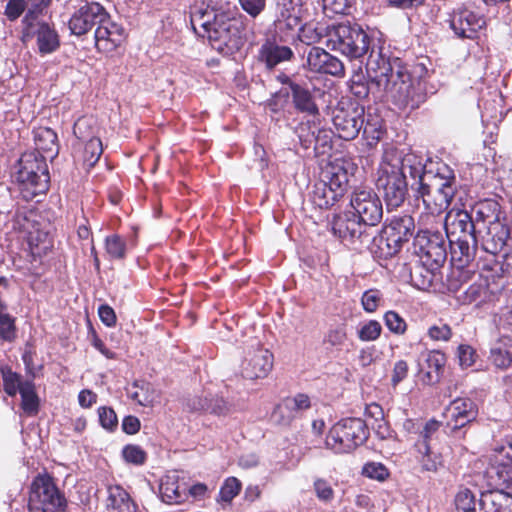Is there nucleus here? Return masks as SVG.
Wrapping results in <instances>:
<instances>
[{"instance_id":"f257e3e1","label":"nucleus","mask_w":512,"mask_h":512,"mask_svg":"<svg viewBox=\"0 0 512 512\" xmlns=\"http://www.w3.org/2000/svg\"><path fill=\"white\" fill-rule=\"evenodd\" d=\"M366 76L355 72L350 79V90L357 98L372 93L375 98L391 101L399 109H416L425 95L419 83L412 79L399 58L386 56L381 49L372 48L366 62Z\"/></svg>"},{"instance_id":"f03ea898","label":"nucleus","mask_w":512,"mask_h":512,"mask_svg":"<svg viewBox=\"0 0 512 512\" xmlns=\"http://www.w3.org/2000/svg\"><path fill=\"white\" fill-rule=\"evenodd\" d=\"M421 169L422 156L414 152L404 154L392 146L384 149L377 169L376 186L382 190L389 209L398 208L405 201L408 193L407 173L412 180L411 188L415 190Z\"/></svg>"},{"instance_id":"7ed1b4c3","label":"nucleus","mask_w":512,"mask_h":512,"mask_svg":"<svg viewBox=\"0 0 512 512\" xmlns=\"http://www.w3.org/2000/svg\"><path fill=\"white\" fill-rule=\"evenodd\" d=\"M419 174L415 191L426 211L421 214L419 222L428 226L450 206L457 191V182L454 171L443 162L424 161L422 158Z\"/></svg>"},{"instance_id":"20e7f679","label":"nucleus","mask_w":512,"mask_h":512,"mask_svg":"<svg viewBox=\"0 0 512 512\" xmlns=\"http://www.w3.org/2000/svg\"><path fill=\"white\" fill-rule=\"evenodd\" d=\"M190 16L194 31L207 37L213 49L228 54L242 46L244 23L240 17L200 7L191 8Z\"/></svg>"},{"instance_id":"39448f33","label":"nucleus","mask_w":512,"mask_h":512,"mask_svg":"<svg viewBox=\"0 0 512 512\" xmlns=\"http://www.w3.org/2000/svg\"><path fill=\"white\" fill-rule=\"evenodd\" d=\"M335 132L339 138L350 141L355 139L361 130L363 136L369 141V145L377 142L382 137V123L378 117L368 118L365 123V109L354 102L340 103L333 110L332 117Z\"/></svg>"},{"instance_id":"423d86ee","label":"nucleus","mask_w":512,"mask_h":512,"mask_svg":"<svg viewBox=\"0 0 512 512\" xmlns=\"http://www.w3.org/2000/svg\"><path fill=\"white\" fill-rule=\"evenodd\" d=\"M14 177L25 199L44 194L48 190L50 179L45 156H37L35 153L22 155Z\"/></svg>"},{"instance_id":"0eeeda50","label":"nucleus","mask_w":512,"mask_h":512,"mask_svg":"<svg viewBox=\"0 0 512 512\" xmlns=\"http://www.w3.org/2000/svg\"><path fill=\"white\" fill-rule=\"evenodd\" d=\"M327 44L349 58H360L368 50L370 40L357 24L339 23L327 28Z\"/></svg>"},{"instance_id":"6e6552de","label":"nucleus","mask_w":512,"mask_h":512,"mask_svg":"<svg viewBox=\"0 0 512 512\" xmlns=\"http://www.w3.org/2000/svg\"><path fill=\"white\" fill-rule=\"evenodd\" d=\"M368 428L360 418H345L330 429L325 445L335 453H349L368 438Z\"/></svg>"},{"instance_id":"1a4fd4ad","label":"nucleus","mask_w":512,"mask_h":512,"mask_svg":"<svg viewBox=\"0 0 512 512\" xmlns=\"http://www.w3.org/2000/svg\"><path fill=\"white\" fill-rule=\"evenodd\" d=\"M30 512H62L65 498L48 476L36 477L29 496Z\"/></svg>"},{"instance_id":"9d476101","label":"nucleus","mask_w":512,"mask_h":512,"mask_svg":"<svg viewBox=\"0 0 512 512\" xmlns=\"http://www.w3.org/2000/svg\"><path fill=\"white\" fill-rule=\"evenodd\" d=\"M413 245L415 253L425 265L439 268L445 263L447 244L443 233L421 229L416 234Z\"/></svg>"},{"instance_id":"9b49d317","label":"nucleus","mask_w":512,"mask_h":512,"mask_svg":"<svg viewBox=\"0 0 512 512\" xmlns=\"http://www.w3.org/2000/svg\"><path fill=\"white\" fill-rule=\"evenodd\" d=\"M332 232L345 245L362 246L370 243L373 238L368 227L352 212L334 215L331 220Z\"/></svg>"},{"instance_id":"f8f14e48","label":"nucleus","mask_w":512,"mask_h":512,"mask_svg":"<svg viewBox=\"0 0 512 512\" xmlns=\"http://www.w3.org/2000/svg\"><path fill=\"white\" fill-rule=\"evenodd\" d=\"M473 220L475 226L479 223L486 225L487 233L495 244L498 241H506L508 238L506 217L496 201L485 200L476 204L473 208Z\"/></svg>"},{"instance_id":"ddd939ff","label":"nucleus","mask_w":512,"mask_h":512,"mask_svg":"<svg viewBox=\"0 0 512 512\" xmlns=\"http://www.w3.org/2000/svg\"><path fill=\"white\" fill-rule=\"evenodd\" d=\"M350 205L353 209L352 213L370 228L378 225L382 220V202L372 189H356L351 195Z\"/></svg>"},{"instance_id":"4468645a","label":"nucleus","mask_w":512,"mask_h":512,"mask_svg":"<svg viewBox=\"0 0 512 512\" xmlns=\"http://www.w3.org/2000/svg\"><path fill=\"white\" fill-rule=\"evenodd\" d=\"M449 26L459 38L474 39L482 28L485 27V18L467 7L455 8L449 16Z\"/></svg>"},{"instance_id":"2eb2a0df","label":"nucleus","mask_w":512,"mask_h":512,"mask_svg":"<svg viewBox=\"0 0 512 512\" xmlns=\"http://www.w3.org/2000/svg\"><path fill=\"white\" fill-rule=\"evenodd\" d=\"M106 17V10L96 2L85 3L77 9L69 20V29L72 34L81 36L89 32Z\"/></svg>"},{"instance_id":"dca6fc26","label":"nucleus","mask_w":512,"mask_h":512,"mask_svg":"<svg viewBox=\"0 0 512 512\" xmlns=\"http://www.w3.org/2000/svg\"><path fill=\"white\" fill-rule=\"evenodd\" d=\"M444 415L447 428L456 431L476 420L478 407L469 398H457L445 409Z\"/></svg>"},{"instance_id":"f3484780","label":"nucleus","mask_w":512,"mask_h":512,"mask_svg":"<svg viewBox=\"0 0 512 512\" xmlns=\"http://www.w3.org/2000/svg\"><path fill=\"white\" fill-rule=\"evenodd\" d=\"M488 474L501 483H512V438H505L494 448Z\"/></svg>"},{"instance_id":"a211bd4d","label":"nucleus","mask_w":512,"mask_h":512,"mask_svg":"<svg viewBox=\"0 0 512 512\" xmlns=\"http://www.w3.org/2000/svg\"><path fill=\"white\" fill-rule=\"evenodd\" d=\"M273 367L272 353L263 347L250 351L242 363V375L247 379L265 378Z\"/></svg>"},{"instance_id":"6ab92c4d","label":"nucleus","mask_w":512,"mask_h":512,"mask_svg":"<svg viewBox=\"0 0 512 512\" xmlns=\"http://www.w3.org/2000/svg\"><path fill=\"white\" fill-rule=\"evenodd\" d=\"M307 67L311 72L343 76L344 65L323 48L313 46L307 52Z\"/></svg>"},{"instance_id":"aec40b11","label":"nucleus","mask_w":512,"mask_h":512,"mask_svg":"<svg viewBox=\"0 0 512 512\" xmlns=\"http://www.w3.org/2000/svg\"><path fill=\"white\" fill-rule=\"evenodd\" d=\"M124 29L121 25L110 20L109 14L103 22H99L94 33L95 45L99 51H112L124 40Z\"/></svg>"},{"instance_id":"412c9836","label":"nucleus","mask_w":512,"mask_h":512,"mask_svg":"<svg viewBox=\"0 0 512 512\" xmlns=\"http://www.w3.org/2000/svg\"><path fill=\"white\" fill-rule=\"evenodd\" d=\"M447 239L464 237L466 234L475 235V223L472 215L462 209L448 211L444 221Z\"/></svg>"},{"instance_id":"4be33fe9","label":"nucleus","mask_w":512,"mask_h":512,"mask_svg":"<svg viewBox=\"0 0 512 512\" xmlns=\"http://www.w3.org/2000/svg\"><path fill=\"white\" fill-rule=\"evenodd\" d=\"M36 14L35 19L33 20V25L31 27H27L24 25V31L26 34L33 33L36 36L37 48L40 54H51L55 52L60 46V39L57 31L54 27L50 26L46 22H38Z\"/></svg>"},{"instance_id":"5701e85b","label":"nucleus","mask_w":512,"mask_h":512,"mask_svg":"<svg viewBox=\"0 0 512 512\" xmlns=\"http://www.w3.org/2000/svg\"><path fill=\"white\" fill-rule=\"evenodd\" d=\"M276 10V25L288 30H294L301 25L302 0H274Z\"/></svg>"},{"instance_id":"b1692460","label":"nucleus","mask_w":512,"mask_h":512,"mask_svg":"<svg viewBox=\"0 0 512 512\" xmlns=\"http://www.w3.org/2000/svg\"><path fill=\"white\" fill-rule=\"evenodd\" d=\"M348 163L343 159H335L327 163L321 171L320 180L344 195L349 181Z\"/></svg>"},{"instance_id":"393cba45","label":"nucleus","mask_w":512,"mask_h":512,"mask_svg":"<svg viewBox=\"0 0 512 512\" xmlns=\"http://www.w3.org/2000/svg\"><path fill=\"white\" fill-rule=\"evenodd\" d=\"M159 491L164 502L178 504L185 500L187 487L179 483L178 472L172 471L161 479Z\"/></svg>"},{"instance_id":"a878e982","label":"nucleus","mask_w":512,"mask_h":512,"mask_svg":"<svg viewBox=\"0 0 512 512\" xmlns=\"http://www.w3.org/2000/svg\"><path fill=\"white\" fill-rule=\"evenodd\" d=\"M480 506L483 512H512V495L502 490L484 492Z\"/></svg>"},{"instance_id":"bb28decb","label":"nucleus","mask_w":512,"mask_h":512,"mask_svg":"<svg viewBox=\"0 0 512 512\" xmlns=\"http://www.w3.org/2000/svg\"><path fill=\"white\" fill-rule=\"evenodd\" d=\"M290 90L294 107L298 111L312 116L319 114V108L315 102L314 96L307 86L291 82Z\"/></svg>"},{"instance_id":"cd10ccee","label":"nucleus","mask_w":512,"mask_h":512,"mask_svg":"<svg viewBox=\"0 0 512 512\" xmlns=\"http://www.w3.org/2000/svg\"><path fill=\"white\" fill-rule=\"evenodd\" d=\"M414 228V219L410 215H402L393 217L383 231L386 235L395 236L397 242L403 245L412 236Z\"/></svg>"},{"instance_id":"c85d7f7f","label":"nucleus","mask_w":512,"mask_h":512,"mask_svg":"<svg viewBox=\"0 0 512 512\" xmlns=\"http://www.w3.org/2000/svg\"><path fill=\"white\" fill-rule=\"evenodd\" d=\"M34 141L37 156L44 155L53 158L58 154L57 134L48 127H39L34 131Z\"/></svg>"},{"instance_id":"c756f323","label":"nucleus","mask_w":512,"mask_h":512,"mask_svg":"<svg viewBox=\"0 0 512 512\" xmlns=\"http://www.w3.org/2000/svg\"><path fill=\"white\" fill-rule=\"evenodd\" d=\"M292 56L293 52L288 46H281L270 40H267L259 51L260 59L266 63L268 68H273L281 62L289 60Z\"/></svg>"},{"instance_id":"7c9ffc66","label":"nucleus","mask_w":512,"mask_h":512,"mask_svg":"<svg viewBox=\"0 0 512 512\" xmlns=\"http://www.w3.org/2000/svg\"><path fill=\"white\" fill-rule=\"evenodd\" d=\"M343 195L319 179L310 192L311 203L320 209L333 206Z\"/></svg>"},{"instance_id":"2f4dec72","label":"nucleus","mask_w":512,"mask_h":512,"mask_svg":"<svg viewBox=\"0 0 512 512\" xmlns=\"http://www.w3.org/2000/svg\"><path fill=\"white\" fill-rule=\"evenodd\" d=\"M489 360L498 369H508L512 365V339L501 337L490 350Z\"/></svg>"},{"instance_id":"473e14b6","label":"nucleus","mask_w":512,"mask_h":512,"mask_svg":"<svg viewBox=\"0 0 512 512\" xmlns=\"http://www.w3.org/2000/svg\"><path fill=\"white\" fill-rule=\"evenodd\" d=\"M446 363L445 355L438 351L433 350L423 355V363H420V370L425 372L427 381L435 383L439 380V376L444 369Z\"/></svg>"},{"instance_id":"72a5a7b5","label":"nucleus","mask_w":512,"mask_h":512,"mask_svg":"<svg viewBox=\"0 0 512 512\" xmlns=\"http://www.w3.org/2000/svg\"><path fill=\"white\" fill-rule=\"evenodd\" d=\"M448 241L454 259L468 262L474 257L477 247L476 235L466 234L464 237L448 239Z\"/></svg>"},{"instance_id":"f704fd0d","label":"nucleus","mask_w":512,"mask_h":512,"mask_svg":"<svg viewBox=\"0 0 512 512\" xmlns=\"http://www.w3.org/2000/svg\"><path fill=\"white\" fill-rule=\"evenodd\" d=\"M296 133L298 135L300 144L308 149L312 146V144H318L321 141V138L325 139L324 143H326V139L329 138V132L327 130L319 129L315 123L311 124L309 121L306 123H301L297 129Z\"/></svg>"},{"instance_id":"c9c22d12","label":"nucleus","mask_w":512,"mask_h":512,"mask_svg":"<svg viewBox=\"0 0 512 512\" xmlns=\"http://www.w3.org/2000/svg\"><path fill=\"white\" fill-rule=\"evenodd\" d=\"M494 294L488 290L486 283L471 284L460 297L463 304L475 303L476 306L492 301Z\"/></svg>"},{"instance_id":"e433bc0d","label":"nucleus","mask_w":512,"mask_h":512,"mask_svg":"<svg viewBox=\"0 0 512 512\" xmlns=\"http://www.w3.org/2000/svg\"><path fill=\"white\" fill-rule=\"evenodd\" d=\"M438 268H434L430 265H425L421 262V265H416L410 272L411 283L414 287L419 290H428L432 287L435 274L434 271Z\"/></svg>"},{"instance_id":"4c0bfd02","label":"nucleus","mask_w":512,"mask_h":512,"mask_svg":"<svg viewBox=\"0 0 512 512\" xmlns=\"http://www.w3.org/2000/svg\"><path fill=\"white\" fill-rule=\"evenodd\" d=\"M323 344L331 350L342 351L348 345L346 326L340 324L331 327L324 335Z\"/></svg>"},{"instance_id":"58836bf2","label":"nucleus","mask_w":512,"mask_h":512,"mask_svg":"<svg viewBox=\"0 0 512 512\" xmlns=\"http://www.w3.org/2000/svg\"><path fill=\"white\" fill-rule=\"evenodd\" d=\"M21 406L28 415H35L39 408V399L35 392V386L32 381H24L21 391Z\"/></svg>"},{"instance_id":"ea45409f","label":"nucleus","mask_w":512,"mask_h":512,"mask_svg":"<svg viewBox=\"0 0 512 512\" xmlns=\"http://www.w3.org/2000/svg\"><path fill=\"white\" fill-rule=\"evenodd\" d=\"M372 239H374L375 246L377 247L375 252L382 258L393 257L402 247V245L397 242L395 236L391 234L386 235L383 230L378 239H375L374 237Z\"/></svg>"},{"instance_id":"a19ab883","label":"nucleus","mask_w":512,"mask_h":512,"mask_svg":"<svg viewBox=\"0 0 512 512\" xmlns=\"http://www.w3.org/2000/svg\"><path fill=\"white\" fill-rule=\"evenodd\" d=\"M415 446L418 453L422 456L421 463L425 470L436 471L442 466L441 457L431 451L429 443L417 442Z\"/></svg>"},{"instance_id":"79ce46f5","label":"nucleus","mask_w":512,"mask_h":512,"mask_svg":"<svg viewBox=\"0 0 512 512\" xmlns=\"http://www.w3.org/2000/svg\"><path fill=\"white\" fill-rule=\"evenodd\" d=\"M108 500L109 505L115 509H126L130 511V506L134 508V504L131 502L129 494L118 485L110 486L108 488Z\"/></svg>"},{"instance_id":"37998d69","label":"nucleus","mask_w":512,"mask_h":512,"mask_svg":"<svg viewBox=\"0 0 512 512\" xmlns=\"http://www.w3.org/2000/svg\"><path fill=\"white\" fill-rule=\"evenodd\" d=\"M327 29L315 23H306L299 28V40L307 45L318 43L324 36Z\"/></svg>"},{"instance_id":"c03bdc74","label":"nucleus","mask_w":512,"mask_h":512,"mask_svg":"<svg viewBox=\"0 0 512 512\" xmlns=\"http://www.w3.org/2000/svg\"><path fill=\"white\" fill-rule=\"evenodd\" d=\"M193 410H207L217 415H227L233 411L232 406L223 398H215L211 400H200L198 405L191 407Z\"/></svg>"},{"instance_id":"a18cd8bd","label":"nucleus","mask_w":512,"mask_h":512,"mask_svg":"<svg viewBox=\"0 0 512 512\" xmlns=\"http://www.w3.org/2000/svg\"><path fill=\"white\" fill-rule=\"evenodd\" d=\"M1 375L3 380V388L4 391L9 396H15L18 392L21 391L24 381H22L21 376L16 372H13L8 367L1 368Z\"/></svg>"},{"instance_id":"49530a36","label":"nucleus","mask_w":512,"mask_h":512,"mask_svg":"<svg viewBox=\"0 0 512 512\" xmlns=\"http://www.w3.org/2000/svg\"><path fill=\"white\" fill-rule=\"evenodd\" d=\"M103 152L102 142L99 138H90L84 148L83 160L86 166L93 167Z\"/></svg>"},{"instance_id":"de8ad7c7","label":"nucleus","mask_w":512,"mask_h":512,"mask_svg":"<svg viewBox=\"0 0 512 512\" xmlns=\"http://www.w3.org/2000/svg\"><path fill=\"white\" fill-rule=\"evenodd\" d=\"M105 250L113 259H123L126 254V242L117 234L105 238Z\"/></svg>"},{"instance_id":"09e8293b","label":"nucleus","mask_w":512,"mask_h":512,"mask_svg":"<svg viewBox=\"0 0 512 512\" xmlns=\"http://www.w3.org/2000/svg\"><path fill=\"white\" fill-rule=\"evenodd\" d=\"M455 506L458 512H472L476 510L475 494L468 488H462L455 496Z\"/></svg>"},{"instance_id":"8fccbe9b","label":"nucleus","mask_w":512,"mask_h":512,"mask_svg":"<svg viewBox=\"0 0 512 512\" xmlns=\"http://www.w3.org/2000/svg\"><path fill=\"white\" fill-rule=\"evenodd\" d=\"M381 332V324L377 320H369L358 329L357 336L361 341L370 342L377 340Z\"/></svg>"},{"instance_id":"3c124183","label":"nucleus","mask_w":512,"mask_h":512,"mask_svg":"<svg viewBox=\"0 0 512 512\" xmlns=\"http://www.w3.org/2000/svg\"><path fill=\"white\" fill-rule=\"evenodd\" d=\"M285 409H291L295 417L301 412L310 408V399L306 394L299 393L294 397H287L284 399Z\"/></svg>"},{"instance_id":"603ef678","label":"nucleus","mask_w":512,"mask_h":512,"mask_svg":"<svg viewBox=\"0 0 512 512\" xmlns=\"http://www.w3.org/2000/svg\"><path fill=\"white\" fill-rule=\"evenodd\" d=\"M384 322L394 334L403 335L407 330L406 321L395 311H387L384 314Z\"/></svg>"},{"instance_id":"864d4df0","label":"nucleus","mask_w":512,"mask_h":512,"mask_svg":"<svg viewBox=\"0 0 512 512\" xmlns=\"http://www.w3.org/2000/svg\"><path fill=\"white\" fill-rule=\"evenodd\" d=\"M316 497L325 503H329L334 499V490L329 481L323 478H316L313 482Z\"/></svg>"},{"instance_id":"5fc2aeb1","label":"nucleus","mask_w":512,"mask_h":512,"mask_svg":"<svg viewBox=\"0 0 512 512\" xmlns=\"http://www.w3.org/2000/svg\"><path fill=\"white\" fill-rule=\"evenodd\" d=\"M241 490V482L235 477H229L225 480L219 493V497L224 502H230Z\"/></svg>"},{"instance_id":"6e6d98bb","label":"nucleus","mask_w":512,"mask_h":512,"mask_svg":"<svg viewBox=\"0 0 512 512\" xmlns=\"http://www.w3.org/2000/svg\"><path fill=\"white\" fill-rule=\"evenodd\" d=\"M427 335L432 341H448L452 336V330L448 324L439 321L428 328Z\"/></svg>"},{"instance_id":"4d7b16f0","label":"nucleus","mask_w":512,"mask_h":512,"mask_svg":"<svg viewBox=\"0 0 512 512\" xmlns=\"http://www.w3.org/2000/svg\"><path fill=\"white\" fill-rule=\"evenodd\" d=\"M382 300V294L377 289H370L363 293L361 297V304L367 313H373L379 307Z\"/></svg>"},{"instance_id":"13d9d810","label":"nucleus","mask_w":512,"mask_h":512,"mask_svg":"<svg viewBox=\"0 0 512 512\" xmlns=\"http://www.w3.org/2000/svg\"><path fill=\"white\" fill-rule=\"evenodd\" d=\"M362 474L370 479L383 481L388 477L389 472L383 464L370 462L363 466Z\"/></svg>"},{"instance_id":"bf43d9fd","label":"nucleus","mask_w":512,"mask_h":512,"mask_svg":"<svg viewBox=\"0 0 512 512\" xmlns=\"http://www.w3.org/2000/svg\"><path fill=\"white\" fill-rule=\"evenodd\" d=\"M122 455L128 463L141 465L146 460V453L137 445H127L122 450Z\"/></svg>"},{"instance_id":"052dcab7","label":"nucleus","mask_w":512,"mask_h":512,"mask_svg":"<svg viewBox=\"0 0 512 512\" xmlns=\"http://www.w3.org/2000/svg\"><path fill=\"white\" fill-rule=\"evenodd\" d=\"M98 415L100 424L104 429L112 431L117 427V415L112 408L100 407L98 409Z\"/></svg>"},{"instance_id":"680f3d73","label":"nucleus","mask_w":512,"mask_h":512,"mask_svg":"<svg viewBox=\"0 0 512 512\" xmlns=\"http://www.w3.org/2000/svg\"><path fill=\"white\" fill-rule=\"evenodd\" d=\"M296 417L291 409H285L284 400L278 404L271 414V419L279 425H289Z\"/></svg>"},{"instance_id":"e2e57ef3","label":"nucleus","mask_w":512,"mask_h":512,"mask_svg":"<svg viewBox=\"0 0 512 512\" xmlns=\"http://www.w3.org/2000/svg\"><path fill=\"white\" fill-rule=\"evenodd\" d=\"M31 2L32 8L27 11L25 14L22 23L27 27H31L33 25V20L36 17L37 13H40L43 8L47 7L51 0H29Z\"/></svg>"},{"instance_id":"0e129e2a","label":"nucleus","mask_w":512,"mask_h":512,"mask_svg":"<svg viewBox=\"0 0 512 512\" xmlns=\"http://www.w3.org/2000/svg\"><path fill=\"white\" fill-rule=\"evenodd\" d=\"M324 12L331 14H345L349 9L348 0H322Z\"/></svg>"},{"instance_id":"69168bd1","label":"nucleus","mask_w":512,"mask_h":512,"mask_svg":"<svg viewBox=\"0 0 512 512\" xmlns=\"http://www.w3.org/2000/svg\"><path fill=\"white\" fill-rule=\"evenodd\" d=\"M26 1L25 0H9L4 14L10 21H15L25 11Z\"/></svg>"},{"instance_id":"338daca9","label":"nucleus","mask_w":512,"mask_h":512,"mask_svg":"<svg viewBox=\"0 0 512 512\" xmlns=\"http://www.w3.org/2000/svg\"><path fill=\"white\" fill-rule=\"evenodd\" d=\"M242 9L251 17H257L266 6V0H238Z\"/></svg>"},{"instance_id":"774afa93","label":"nucleus","mask_w":512,"mask_h":512,"mask_svg":"<svg viewBox=\"0 0 512 512\" xmlns=\"http://www.w3.org/2000/svg\"><path fill=\"white\" fill-rule=\"evenodd\" d=\"M458 359L461 367L467 368L472 366L475 361L474 349L469 345H460L458 347Z\"/></svg>"}]
</instances>
